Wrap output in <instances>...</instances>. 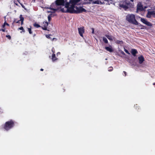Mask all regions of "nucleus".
I'll return each mask as SVG.
<instances>
[{
    "instance_id": "obj_1",
    "label": "nucleus",
    "mask_w": 155,
    "mask_h": 155,
    "mask_svg": "<svg viewBox=\"0 0 155 155\" xmlns=\"http://www.w3.org/2000/svg\"><path fill=\"white\" fill-rule=\"evenodd\" d=\"M134 6V3H130L127 0L121 2L119 4V6L125 10L129 8H133Z\"/></svg>"
},
{
    "instance_id": "obj_2",
    "label": "nucleus",
    "mask_w": 155,
    "mask_h": 155,
    "mask_svg": "<svg viewBox=\"0 0 155 155\" xmlns=\"http://www.w3.org/2000/svg\"><path fill=\"white\" fill-rule=\"evenodd\" d=\"M48 9L52 10L53 12H55L58 11H60L62 12L66 13H67L66 12H63L61 10V9H64V10H66L67 9V8H66L65 7V8H62L61 6H59L58 5H57L55 1L54 2L52 3L50 5V7L49 8H48Z\"/></svg>"
},
{
    "instance_id": "obj_3",
    "label": "nucleus",
    "mask_w": 155,
    "mask_h": 155,
    "mask_svg": "<svg viewBox=\"0 0 155 155\" xmlns=\"http://www.w3.org/2000/svg\"><path fill=\"white\" fill-rule=\"evenodd\" d=\"M126 20L130 23L138 25V23L135 19V15L133 14H128L126 16Z\"/></svg>"
},
{
    "instance_id": "obj_4",
    "label": "nucleus",
    "mask_w": 155,
    "mask_h": 155,
    "mask_svg": "<svg viewBox=\"0 0 155 155\" xmlns=\"http://www.w3.org/2000/svg\"><path fill=\"white\" fill-rule=\"evenodd\" d=\"M15 123V121L12 120H11L5 123L3 125V128L6 130L8 131L14 126Z\"/></svg>"
},
{
    "instance_id": "obj_5",
    "label": "nucleus",
    "mask_w": 155,
    "mask_h": 155,
    "mask_svg": "<svg viewBox=\"0 0 155 155\" xmlns=\"http://www.w3.org/2000/svg\"><path fill=\"white\" fill-rule=\"evenodd\" d=\"M67 1V0L65 1L64 0H56L55 2L59 6H64V5L65 6V4L66 2H68ZM64 8H65V7Z\"/></svg>"
},
{
    "instance_id": "obj_6",
    "label": "nucleus",
    "mask_w": 155,
    "mask_h": 155,
    "mask_svg": "<svg viewBox=\"0 0 155 155\" xmlns=\"http://www.w3.org/2000/svg\"><path fill=\"white\" fill-rule=\"evenodd\" d=\"M79 34L80 36L83 37V34L84 33L85 30L84 27H80L78 28Z\"/></svg>"
},
{
    "instance_id": "obj_7",
    "label": "nucleus",
    "mask_w": 155,
    "mask_h": 155,
    "mask_svg": "<svg viewBox=\"0 0 155 155\" xmlns=\"http://www.w3.org/2000/svg\"><path fill=\"white\" fill-rule=\"evenodd\" d=\"M155 15V9L150 11H148V13L147 15V18H150L151 15Z\"/></svg>"
},
{
    "instance_id": "obj_8",
    "label": "nucleus",
    "mask_w": 155,
    "mask_h": 155,
    "mask_svg": "<svg viewBox=\"0 0 155 155\" xmlns=\"http://www.w3.org/2000/svg\"><path fill=\"white\" fill-rule=\"evenodd\" d=\"M143 5L141 3H138L137 5V10L140 11H142L144 10Z\"/></svg>"
},
{
    "instance_id": "obj_9",
    "label": "nucleus",
    "mask_w": 155,
    "mask_h": 155,
    "mask_svg": "<svg viewBox=\"0 0 155 155\" xmlns=\"http://www.w3.org/2000/svg\"><path fill=\"white\" fill-rule=\"evenodd\" d=\"M141 21L143 23L146 24L147 26H150L151 25V24L150 22L147 21V20H146L145 19L143 18H141Z\"/></svg>"
},
{
    "instance_id": "obj_10",
    "label": "nucleus",
    "mask_w": 155,
    "mask_h": 155,
    "mask_svg": "<svg viewBox=\"0 0 155 155\" xmlns=\"http://www.w3.org/2000/svg\"><path fill=\"white\" fill-rule=\"evenodd\" d=\"M44 24L43 27H41V28L44 30H47V27L48 26V24L47 21H44L43 22Z\"/></svg>"
},
{
    "instance_id": "obj_11",
    "label": "nucleus",
    "mask_w": 155,
    "mask_h": 155,
    "mask_svg": "<svg viewBox=\"0 0 155 155\" xmlns=\"http://www.w3.org/2000/svg\"><path fill=\"white\" fill-rule=\"evenodd\" d=\"M139 63L140 64H142L144 61V58L143 56L140 55L138 57Z\"/></svg>"
},
{
    "instance_id": "obj_12",
    "label": "nucleus",
    "mask_w": 155,
    "mask_h": 155,
    "mask_svg": "<svg viewBox=\"0 0 155 155\" xmlns=\"http://www.w3.org/2000/svg\"><path fill=\"white\" fill-rule=\"evenodd\" d=\"M105 49L110 52H111L114 51V50L110 45L109 46L105 47Z\"/></svg>"
},
{
    "instance_id": "obj_13",
    "label": "nucleus",
    "mask_w": 155,
    "mask_h": 155,
    "mask_svg": "<svg viewBox=\"0 0 155 155\" xmlns=\"http://www.w3.org/2000/svg\"><path fill=\"white\" fill-rule=\"evenodd\" d=\"M131 53L134 56H135L136 54L138 53V52L137 50L136 49H132Z\"/></svg>"
},
{
    "instance_id": "obj_14",
    "label": "nucleus",
    "mask_w": 155,
    "mask_h": 155,
    "mask_svg": "<svg viewBox=\"0 0 155 155\" xmlns=\"http://www.w3.org/2000/svg\"><path fill=\"white\" fill-rule=\"evenodd\" d=\"M92 3L93 4H97L101 5H102V4L101 1L99 0H97L95 1H93Z\"/></svg>"
},
{
    "instance_id": "obj_15",
    "label": "nucleus",
    "mask_w": 155,
    "mask_h": 155,
    "mask_svg": "<svg viewBox=\"0 0 155 155\" xmlns=\"http://www.w3.org/2000/svg\"><path fill=\"white\" fill-rule=\"evenodd\" d=\"M57 59L58 58L56 57L55 54H53L52 56V61H54Z\"/></svg>"
},
{
    "instance_id": "obj_16",
    "label": "nucleus",
    "mask_w": 155,
    "mask_h": 155,
    "mask_svg": "<svg viewBox=\"0 0 155 155\" xmlns=\"http://www.w3.org/2000/svg\"><path fill=\"white\" fill-rule=\"evenodd\" d=\"M19 21H20V20H18L17 19H16V18H15L14 20V21H13V22L12 23V27H14V23L15 22L16 23H18L19 22Z\"/></svg>"
},
{
    "instance_id": "obj_17",
    "label": "nucleus",
    "mask_w": 155,
    "mask_h": 155,
    "mask_svg": "<svg viewBox=\"0 0 155 155\" xmlns=\"http://www.w3.org/2000/svg\"><path fill=\"white\" fill-rule=\"evenodd\" d=\"M105 36L110 41H112L113 39L112 38V36H110L108 35H106Z\"/></svg>"
},
{
    "instance_id": "obj_18",
    "label": "nucleus",
    "mask_w": 155,
    "mask_h": 155,
    "mask_svg": "<svg viewBox=\"0 0 155 155\" xmlns=\"http://www.w3.org/2000/svg\"><path fill=\"white\" fill-rule=\"evenodd\" d=\"M115 43L116 44H123V41H120L118 40H117L115 41Z\"/></svg>"
},
{
    "instance_id": "obj_19",
    "label": "nucleus",
    "mask_w": 155,
    "mask_h": 155,
    "mask_svg": "<svg viewBox=\"0 0 155 155\" xmlns=\"http://www.w3.org/2000/svg\"><path fill=\"white\" fill-rule=\"evenodd\" d=\"M33 25L35 27L37 28L41 27V26L40 25L36 23H35L33 24Z\"/></svg>"
},
{
    "instance_id": "obj_20",
    "label": "nucleus",
    "mask_w": 155,
    "mask_h": 155,
    "mask_svg": "<svg viewBox=\"0 0 155 155\" xmlns=\"http://www.w3.org/2000/svg\"><path fill=\"white\" fill-rule=\"evenodd\" d=\"M103 41L106 44H107L108 43V41L107 39L105 37L103 38Z\"/></svg>"
},
{
    "instance_id": "obj_21",
    "label": "nucleus",
    "mask_w": 155,
    "mask_h": 155,
    "mask_svg": "<svg viewBox=\"0 0 155 155\" xmlns=\"http://www.w3.org/2000/svg\"><path fill=\"white\" fill-rule=\"evenodd\" d=\"M27 29H28V31L29 32V33L30 34H31L32 33V31H31V26H30V28H27Z\"/></svg>"
},
{
    "instance_id": "obj_22",
    "label": "nucleus",
    "mask_w": 155,
    "mask_h": 155,
    "mask_svg": "<svg viewBox=\"0 0 155 155\" xmlns=\"http://www.w3.org/2000/svg\"><path fill=\"white\" fill-rule=\"evenodd\" d=\"M20 21H24V18L22 17V15H20Z\"/></svg>"
},
{
    "instance_id": "obj_23",
    "label": "nucleus",
    "mask_w": 155,
    "mask_h": 155,
    "mask_svg": "<svg viewBox=\"0 0 155 155\" xmlns=\"http://www.w3.org/2000/svg\"><path fill=\"white\" fill-rule=\"evenodd\" d=\"M5 25H6L8 26H9V25L8 24V23H6L5 22L3 25H2V28H4L5 27Z\"/></svg>"
},
{
    "instance_id": "obj_24",
    "label": "nucleus",
    "mask_w": 155,
    "mask_h": 155,
    "mask_svg": "<svg viewBox=\"0 0 155 155\" xmlns=\"http://www.w3.org/2000/svg\"><path fill=\"white\" fill-rule=\"evenodd\" d=\"M18 29L20 30H22V32H25V30H24V29L23 28L22 26H21L20 27V28H18Z\"/></svg>"
},
{
    "instance_id": "obj_25",
    "label": "nucleus",
    "mask_w": 155,
    "mask_h": 155,
    "mask_svg": "<svg viewBox=\"0 0 155 155\" xmlns=\"http://www.w3.org/2000/svg\"><path fill=\"white\" fill-rule=\"evenodd\" d=\"M113 68L112 67H110L109 68L108 71H113Z\"/></svg>"
},
{
    "instance_id": "obj_26",
    "label": "nucleus",
    "mask_w": 155,
    "mask_h": 155,
    "mask_svg": "<svg viewBox=\"0 0 155 155\" xmlns=\"http://www.w3.org/2000/svg\"><path fill=\"white\" fill-rule=\"evenodd\" d=\"M124 51H125V52L127 53V54H130V53L129 52V51H128L125 48H124Z\"/></svg>"
},
{
    "instance_id": "obj_27",
    "label": "nucleus",
    "mask_w": 155,
    "mask_h": 155,
    "mask_svg": "<svg viewBox=\"0 0 155 155\" xmlns=\"http://www.w3.org/2000/svg\"><path fill=\"white\" fill-rule=\"evenodd\" d=\"M48 21H50L51 19V17L50 15H48Z\"/></svg>"
},
{
    "instance_id": "obj_28",
    "label": "nucleus",
    "mask_w": 155,
    "mask_h": 155,
    "mask_svg": "<svg viewBox=\"0 0 155 155\" xmlns=\"http://www.w3.org/2000/svg\"><path fill=\"white\" fill-rule=\"evenodd\" d=\"M14 2L15 4L17 6H18V5L17 3V1L16 0H14Z\"/></svg>"
},
{
    "instance_id": "obj_29",
    "label": "nucleus",
    "mask_w": 155,
    "mask_h": 155,
    "mask_svg": "<svg viewBox=\"0 0 155 155\" xmlns=\"http://www.w3.org/2000/svg\"><path fill=\"white\" fill-rule=\"evenodd\" d=\"M6 37L9 39H11V37L10 35H6Z\"/></svg>"
},
{
    "instance_id": "obj_30",
    "label": "nucleus",
    "mask_w": 155,
    "mask_h": 155,
    "mask_svg": "<svg viewBox=\"0 0 155 155\" xmlns=\"http://www.w3.org/2000/svg\"><path fill=\"white\" fill-rule=\"evenodd\" d=\"M50 35H46V37L47 38H49V39H50V38H50Z\"/></svg>"
},
{
    "instance_id": "obj_31",
    "label": "nucleus",
    "mask_w": 155,
    "mask_h": 155,
    "mask_svg": "<svg viewBox=\"0 0 155 155\" xmlns=\"http://www.w3.org/2000/svg\"><path fill=\"white\" fill-rule=\"evenodd\" d=\"M20 4L21 5V7L24 8V9H25V6L24 5H23L21 3H20Z\"/></svg>"
},
{
    "instance_id": "obj_32",
    "label": "nucleus",
    "mask_w": 155,
    "mask_h": 155,
    "mask_svg": "<svg viewBox=\"0 0 155 155\" xmlns=\"http://www.w3.org/2000/svg\"><path fill=\"white\" fill-rule=\"evenodd\" d=\"M123 73L124 74V75L125 76H126L127 75V72L125 71H124Z\"/></svg>"
},
{
    "instance_id": "obj_33",
    "label": "nucleus",
    "mask_w": 155,
    "mask_h": 155,
    "mask_svg": "<svg viewBox=\"0 0 155 155\" xmlns=\"http://www.w3.org/2000/svg\"><path fill=\"white\" fill-rule=\"evenodd\" d=\"M1 31H2L3 32H5V29H1Z\"/></svg>"
},
{
    "instance_id": "obj_34",
    "label": "nucleus",
    "mask_w": 155,
    "mask_h": 155,
    "mask_svg": "<svg viewBox=\"0 0 155 155\" xmlns=\"http://www.w3.org/2000/svg\"><path fill=\"white\" fill-rule=\"evenodd\" d=\"M92 34H94V28H92Z\"/></svg>"
},
{
    "instance_id": "obj_35",
    "label": "nucleus",
    "mask_w": 155,
    "mask_h": 155,
    "mask_svg": "<svg viewBox=\"0 0 155 155\" xmlns=\"http://www.w3.org/2000/svg\"><path fill=\"white\" fill-rule=\"evenodd\" d=\"M52 51L53 52V54H54L55 51L53 49H52Z\"/></svg>"
},
{
    "instance_id": "obj_36",
    "label": "nucleus",
    "mask_w": 155,
    "mask_h": 155,
    "mask_svg": "<svg viewBox=\"0 0 155 155\" xmlns=\"http://www.w3.org/2000/svg\"><path fill=\"white\" fill-rule=\"evenodd\" d=\"M121 53L122 54H123V55H125V53L123 51H122L121 52Z\"/></svg>"
},
{
    "instance_id": "obj_37",
    "label": "nucleus",
    "mask_w": 155,
    "mask_h": 155,
    "mask_svg": "<svg viewBox=\"0 0 155 155\" xmlns=\"http://www.w3.org/2000/svg\"><path fill=\"white\" fill-rule=\"evenodd\" d=\"M60 54V52H58L57 54V55H58V54Z\"/></svg>"
},
{
    "instance_id": "obj_38",
    "label": "nucleus",
    "mask_w": 155,
    "mask_h": 155,
    "mask_svg": "<svg viewBox=\"0 0 155 155\" xmlns=\"http://www.w3.org/2000/svg\"><path fill=\"white\" fill-rule=\"evenodd\" d=\"M16 0V1H17V2H18L19 3H20H20H21L20 2V0Z\"/></svg>"
},
{
    "instance_id": "obj_39",
    "label": "nucleus",
    "mask_w": 155,
    "mask_h": 155,
    "mask_svg": "<svg viewBox=\"0 0 155 155\" xmlns=\"http://www.w3.org/2000/svg\"><path fill=\"white\" fill-rule=\"evenodd\" d=\"M21 25H22L23 23V21H21Z\"/></svg>"
},
{
    "instance_id": "obj_40",
    "label": "nucleus",
    "mask_w": 155,
    "mask_h": 155,
    "mask_svg": "<svg viewBox=\"0 0 155 155\" xmlns=\"http://www.w3.org/2000/svg\"><path fill=\"white\" fill-rule=\"evenodd\" d=\"M44 70L43 69H42V68H41L40 69V71H43Z\"/></svg>"
},
{
    "instance_id": "obj_41",
    "label": "nucleus",
    "mask_w": 155,
    "mask_h": 155,
    "mask_svg": "<svg viewBox=\"0 0 155 155\" xmlns=\"http://www.w3.org/2000/svg\"><path fill=\"white\" fill-rule=\"evenodd\" d=\"M130 1L133 2L134 0H130Z\"/></svg>"
},
{
    "instance_id": "obj_42",
    "label": "nucleus",
    "mask_w": 155,
    "mask_h": 155,
    "mask_svg": "<svg viewBox=\"0 0 155 155\" xmlns=\"http://www.w3.org/2000/svg\"><path fill=\"white\" fill-rule=\"evenodd\" d=\"M137 106V104H136V105H134V106H135V107H136Z\"/></svg>"
},
{
    "instance_id": "obj_43",
    "label": "nucleus",
    "mask_w": 155,
    "mask_h": 155,
    "mask_svg": "<svg viewBox=\"0 0 155 155\" xmlns=\"http://www.w3.org/2000/svg\"><path fill=\"white\" fill-rule=\"evenodd\" d=\"M153 85H155V83H154L153 84Z\"/></svg>"
},
{
    "instance_id": "obj_44",
    "label": "nucleus",
    "mask_w": 155,
    "mask_h": 155,
    "mask_svg": "<svg viewBox=\"0 0 155 155\" xmlns=\"http://www.w3.org/2000/svg\"><path fill=\"white\" fill-rule=\"evenodd\" d=\"M102 4H104V2H102Z\"/></svg>"
},
{
    "instance_id": "obj_45",
    "label": "nucleus",
    "mask_w": 155,
    "mask_h": 155,
    "mask_svg": "<svg viewBox=\"0 0 155 155\" xmlns=\"http://www.w3.org/2000/svg\"><path fill=\"white\" fill-rule=\"evenodd\" d=\"M146 8V7H145V8Z\"/></svg>"
}]
</instances>
